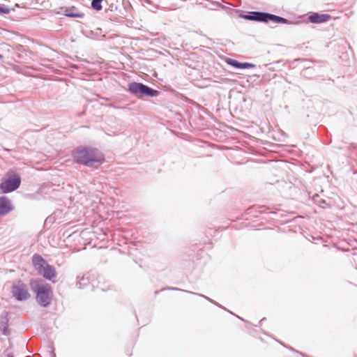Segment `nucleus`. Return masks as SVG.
Returning <instances> with one entry per match:
<instances>
[{
    "mask_svg": "<svg viewBox=\"0 0 357 357\" xmlns=\"http://www.w3.org/2000/svg\"><path fill=\"white\" fill-rule=\"evenodd\" d=\"M12 292L13 296L19 301L26 300L29 297V294L23 284L13 286Z\"/></svg>",
    "mask_w": 357,
    "mask_h": 357,
    "instance_id": "423d86ee",
    "label": "nucleus"
},
{
    "mask_svg": "<svg viewBox=\"0 0 357 357\" xmlns=\"http://www.w3.org/2000/svg\"><path fill=\"white\" fill-rule=\"evenodd\" d=\"M129 91L136 95H146L149 96H156L158 91L153 90L141 83L133 82L129 84Z\"/></svg>",
    "mask_w": 357,
    "mask_h": 357,
    "instance_id": "39448f33",
    "label": "nucleus"
},
{
    "mask_svg": "<svg viewBox=\"0 0 357 357\" xmlns=\"http://www.w3.org/2000/svg\"><path fill=\"white\" fill-rule=\"evenodd\" d=\"M102 1L103 0H92L91 7L97 11L100 10L102 9L101 3Z\"/></svg>",
    "mask_w": 357,
    "mask_h": 357,
    "instance_id": "ddd939ff",
    "label": "nucleus"
},
{
    "mask_svg": "<svg viewBox=\"0 0 357 357\" xmlns=\"http://www.w3.org/2000/svg\"><path fill=\"white\" fill-rule=\"evenodd\" d=\"M7 357H14L12 354H8Z\"/></svg>",
    "mask_w": 357,
    "mask_h": 357,
    "instance_id": "2eb2a0df",
    "label": "nucleus"
},
{
    "mask_svg": "<svg viewBox=\"0 0 357 357\" xmlns=\"http://www.w3.org/2000/svg\"><path fill=\"white\" fill-rule=\"evenodd\" d=\"M66 15L68 17H78V18H82L84 17V13L76 11L75 8H72L70 9H67L66 11Z\"/></svg>",
    "mask_w": 357,
    "mask_h": 357,
    "instance_id": "9b49d317",
    "label": "nucleus"
},
{
    "mask_svg": "<svg viewBox=\"0 0 357 357\" xmlns=\"http://www.w3.org/2000/svg\"><path fill=\"white\" fill-rule=\"evenodd\" d=\"M20 183L21 180L17 174L14 172H8L1 181L0 189L3 193L10 192L18 188Z\"/></svg>",
    "mask_w": 357,
    "mask_h": 357,
    "instance_id": "7ed1b4c3",
    "label": "nucleus"
},
{
    "mask_svg": "<svg viewBox=\"0 0 357 357\" xmlns=\"http://www.w3.org/2000/svg\"><path fill=\"white\" fill-rule=\"evenodd\" d=\"M33 291L36 293V300L42 306H47L51 301L52 289L50 284H44L38 287L37 289L33 287Z\"/></svg>",
    "mask_w": 357,
    "mask_h": 357,
    "instance_id": "20e7f679",
    "label": "nucleus"
},
{
    "mask_svg": "<svg viewBox=\"0 0 357 357\" xmlns=\"http://www.w3.org/2000/svg\"><path fill=\"white\" fill-rule=\"evenodd\" d=\"M268 21H272L277 24H280V23L287 24L288 23L287 20H286L283 17L277 16V15H271V14H268Z\"/></svg>",
    "mask_w": 357,
    "mask_h": 357,
    "instance_id": "f8f14e48",
    "label": "nucleus"
},
{
    "mask_svg": "<svg viewBox=\"0 0 357 357\" xmlns=\"http://www.w3.org/2000/svg\"><path fill=\"white\" fill-rule=\"evenodd\" d=\"M226 63L236 68H253L255 66L249 63H239L236 60L232 59H227Z\"/></svg>",
    "mask_w": 357,
    "mask_h": 357,
    "instance_id": "9d476101",
    "label": "nucleus"
},
{
    "mask_svg": "<svg viewBox=\"0 0 357 357\" xmlns=\"http://www.w3.org/2000/svg\"><path fill=\"white\" fill-rule=\"evenodd\" d=\"M32 263L38 273L43 275L45 279L52 280V279L56 277V273L55 268L49 265L40 255H33Z\"/></svg>",
    "mask_w": 357,
    "mask_h": 357,
    "instance_id": "f03ea898",
    "label": "nucleus"
},
{
    "mask_svg": "<svg viewBox=\"0 0 357 357\" xmlns=\"http://www.w3.org/2000/svg\"><path fill=\"white\" fill-rule=\"evenodd\" d=\"M10 12V9L5 6L0 5V14H8Z\"/></svg>",
    "mask_w": 357,
    "mask_h": 357,
    "instance_id": "4468645a",
    "label": "nucleus"
},
{
    "mask_svg": "<svg viewBox=\"0 0 357 357\" xmlns=\"http://www.w3.org/2000/svg\"><path fill=\"white\" fill-rule=\"evenodd\" d=\"M331 16L328 14L312 13L308 16V21L313 24H321L329 21Z\"/></svg>",
    "mask_w": 357,
    "mask_h": 357,
    "instance_id": "0eeeda50",
    "label": "nucleus"
},
{
    "mask_svg": "<svg viewBox=\"0 0 357 357\" xmlns=\"http://www.w3.org/2000/svg\"><path fill=\"white\" fill-rule=\"evenodd\" d=\"M74 160L79 164L88 167L101 165L105 158L103 154L96 149L79 146L73 153Z\"/></svg>",
    "mask_w": 357,
    "mask_h": 357,
    "instance_id": "f257e3e1",
    "label": "nucleus"
},
{
    "mask_svg": "<svg viewBox=\"0 0 357 357\" xmlns=\"http://www.w3.org/2000/svg\"><path fill=\"white\" fill-rule=\"evenodd\" d=\"M13 207L10 201L6 197H0V215H5L12 211Z\"/></svg>",
    "mask_w": 357,
    "mask_h": 357,
    "instance_id": "6e6552de",
    "label": "nucleus"
},
{
    "mask_svg": "<svg viewBox=\"0 0 357 357\" xmlns=\"http://www.w3.org/2000/svg\"><path fill=\"white\" fill-rule=\"evenodd\" d=\"M268 13L254 12L251 15H245L244 18L259 22H268Z\"/></svg>",
    "mask_w": 357,
    "mask_h": 357,
    "instance_id": "1a4fd4ad",
    "label": "nucleus"
}]
</instances>
